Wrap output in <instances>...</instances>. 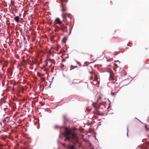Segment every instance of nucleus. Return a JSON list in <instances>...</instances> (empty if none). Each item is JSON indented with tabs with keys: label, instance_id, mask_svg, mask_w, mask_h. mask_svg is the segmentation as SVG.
I'll use <instances>...</instances> for the list:
<instances>
[{
	"label": "nucleus",
	"instance_id": "nucleus-18",
	"mask_svg": "<svg viewBox=\"0 0 149 149\" xmlns=\"http://www.w3.org/2000/svg\"><path fill=\"white\" fill-rule=\"evenodd\" d=\"M145 127L147 130H148V128H147L146 126Z\"/></svg>",
	"mask_w": 149,
	"mask_h": 149
},
{
	"label": "nucleus",
	"instance_id": "nucleus-13",
	"mask_svg": "<svg viewBox=\"0 0 149 149\" xmlns=\"http://www.w3.org/2000/svg\"><path fill=\"white\" fill-rule=\"evenodd\" d=\"M111 95L112 96H113L115 95V93L114 92H113L111 93Z\"/></svg>",
	"mask_w": 149,
	"mask_h": 149
},
{
	"label": "nucleus",
	"instance_id": "nucleus-14",
	"mask_svg": "<svg viewBox=\"0 0 149 149\" xmlns=\"http://www.w3.org/2000/svg\"><path fill=\"white\" fill-rule=\"evenodd\" d=\"M101 99V97H99L97 99L98 102H99V101Z\"/></svg>",
	"mask_w": 149,
	"mask_h": 149
},
{
	"label": "nucleus",
	"instance_id": "nucleus-3",
	"mask_svg": "<svg viewBox=\"0 0 149 149\" xmlns=\"http://www.w3.org/2000/svg\"><path fill=\"white\" fill-rule=\"evenodd\" d=\"M86 142L87 146L88 147H90V148H91L92 147H93L92 146L91 143L88 140H86Z\"/></svg>",
	"mask_w": 149,
	"mask_h": 149
},
{
	"label": "nucleus",
	"instance_id": "nucleus-28",
	"mask_svg": "<svg viewBox=\"0 0 149 149\" xmlns=\"http://www.w3.org/2000/svg\"><path fill=\"white\" fill-rule=\"evenodd\" d=\"M148 137H149V136H148Z\"/></svg>",
	"mask_w": 149,
	"mask_h": 149
},
{
	"label": "nucleus",
	"instance_id": "nucleus-21",
	"mask_svg": "<svg viewBox=\"0 0 149 149\" xmlns=\"http://www.w3.org/2000/svg\"><path fill=\"white\" fill-rule=\"evenodd\" d=\"M62 10V11H63V10H65L64 9H63Z\"/></svg>",
	"mask_w": 149,
	"mask_h": 149
},
{
	"label": "nucleus",
	"instance_id": "nucleus-16",
	"mask_svg": "<svg viewBox=\"0 0 149 149\" xmlns=\"http://www.w3.org/2000/svg\"><path fill=\"white\" fill-rule=\"evenodd\" d=\"M143 148H141V149H143ZM145 148L144 149H148L146 147L145 148Z\"/></svg>",
	"mask_w": 149,
	"mask_h": 149
},
{
	"label": "nucleus",
	"instance_id": "nucleus-23",
	"mask_svg": "<svg viewBox=\"0 0 149 149\" xmlns=\"http://www.w3.org/2000/svg\"><path fill=\"white\" fill-rule=\"evenodd\" d=\"M90 79L91 80L92 79H91V78H90Z\"/></svg>",
	"mask_w": 149,
	"mask_h": 149
},
{
	"label": "nucleus",
	"instance_id": "nucleus-15",
	"mask_svg": "<svg viewBox=\"0 0 149 149\" xmlns=\"http://www.w3.org/2000/svg\"><path fill=\"white\" fill-rule=\"evenodd\" d=\"M65 117H66V116H65V115H64V116H63V117H64V118L65 119H66Z\"/></svg>",
	"mask_w": 149,
	"mask_h": 149
},
{
	"label": "nucleus",
	"instance_id": "nucleus-7",
	"mask_svg": "<svg viewBox=\"0 0 149 149\" xmlns=\"http://www.w3.org/2000/svg\"><path fill=\"white\" fill-rule=\"evenodd\" d=\"M99 77V75L98 74H94V78L95 79V81H97L98 79V78Z\"/></svg>",
	"mask_w": 149,
	"mask_h": 149
},
{
	"label": "nucleus",
	"instance_id": "nucleus-22",
	"mask_svg": "<svg viewBox=\"0 0 149 149\" xmlns=\"http://www.w3.org/2000/svg\"><path fill=\"white\" fill-rule=\"evenodd\" d=\"M138 120H139V121H140L141 123H142L141 121H140V120H138Z\"/></svg>",
	"mask_w": 149,
	"mask_h": 149
},
{
	"label": "nucleus",
	"instance_id": "nucleus-25",
	"mask_svg": "<svg viewBox=\"0 0 149 149\" xmlns=\"http://www.w3.org/2000/svg\"><path fill=\"white\" fill-rule=\"evenodd\" d=\"M75 61L77 62V61L75 60Z\"/></svg>",
	"mask_w": 149,
	"mask_h": 149
},
{
	"label": "nucleus",
	"instance_id": "nucleus-2",
	"mask_svg": "<svg viewBox=\"0 0 149 149\" xmlns=\"http://www.w3.org/2000/svg\"><path fill=\"white\" fill-rule=\"evenodd\" d=\"M61 144L64 146L67 147L68 149H77L74 146L71 145H68L66 146L64 143H62Z\"/></svg>",
	"mask_w": 149,
	"mask_h": 149
},
{
	"label": "nucleus",
	"instance_id": "nucleus-8",
	"mask_svg": "<svg viewBox=\"0 0 149 149\" xmlns=\"http://www.w3.org/2000/svg\"><path fill=\"white\" fill-rule=\"evenodd\" d=\"M14 19L17 22H19V17L18 16L15 17Z\"/></svg>",
	"mask_w": 149,
	"mask_h": 149
},
{
	"label": "nucleus",
	"instance_id": "nucleus-12",
	"mask_svg": "<svg viewBox=\"0 0 149 149\" xmlns=\"http://www.w3.org/2000/svg\"><path fill=\"white\" fill-rule=\"evenodd\" d=\"M127 136H128V126H127Z\"/></svg>",
	"mask_w": 149,
	"mask_h": 149
},
{
	"label": "nucleus",
	"instance_id": "nucleus-6",
	"mask_svg": "<svg viewBox=\"0 0 149 149\" xmlns=\"http://www.w3.org/2000/svg\"><path fill=\"white\" fill-rule=\"evenodd\" d=\"M99 107H100L101 106H103L104 107V106L105 104H106L105 102H99Z\"/></svg>",
	"mask_w": 149,
	"mask_h": 149
},
{
	"label": "nucleus",
	"instance_id": "nucleus-17",
	"mask_svg": "<svg viewBox=\"0 0 149 149\" xmlns=\"http://www.w3.org/2000/svg\"><path fill=\"white\" fill-rule=\"evenodd\" d=\"M58 144H59V143H61L60 141H58Z\"/></svg>",
	"mask_w": 149,
	"mask_h": 149
},
{
	"label": "nucleus",
	"instance_id": "nucleus-26",
	"mask_svg": "<svg viewBox=\"0 0 149 149\" xmlns=\"http://www.w3.org/2000/svg\"><path fill=\"white\" fill-rule=\"evenodd\" d=\"M65 61V59H64V61Z\"/></svg>",
	"mask_w": 149,
	"mask_h": 149
},
{
	"label": "nucleus",
	"instance_id": "nucleus-4",
	"mask_svg": "<svg viewBox=\"0 0 149 149\" xmlns=\"http://www.w3.org/2000/svg\"><path fill=\"white\" fill-rule=\"evenodd\" d=\"M55 21L56 22V23L57 24H61V21L59 18H56Z\"/></svg>",
	"mask_w": 149,
	"mask_h": 149
},
{
	"label": "nucleus",
	"instance_id": "nucleus-20",
	"mask_svg": "<svg viewBox=\"0 0 149 149\" xmlns=\"http://www.w3.org/2000/svg\"><path fill=\"white\" fill-rule=\"evenodd\" d=\"M57 126H55V127L56 128H57Z\"/></svg>",
	"mask_w": 149,
	"mask_h": 149
},
{
	"label": "nucleus",
	"instance_id": "nucleus-27",
	"mask_svg": "<svg viewBox=\"0 0 149 149\" xmlns=\"http://www.w3.org/2000/svg\"><path fill=\"white\" fill-rule=\"evenodd\" d=\"M77 67V66H75V67Z\"/></svg>",
	"mask_w": 149,
	"mask_h": 149
},
{
	"label": "nucleus",
	"instance_id": "nucleus-9",
	"mask_svg": "<svg viewBox=\"0 0 149 149\" xmlns=\"http://www.w3.org/2000/svg\"><path fill=\"white\" fill-rule=\"evenodd\" d=\"M67 27L66 26H64L63 27V28L61 29L63 31H67Z\"/></svg>",
	"mask_w": 149,
	"mask_h": 149
},
{
	"label": "nucleus",
	"instance_id": "nucleus-11",
	"mask_svg": "<svg viewBox=\"0 0 149 149\" xmlns=\"http://www.w3.org/2000/svg\"><path fill=\"white\" fill-rule=\"evenodd\" d=\"M66 40L67 39L65 38H63L62 40L63 42L65 43Z\"/></svg>",
	"mask_w": 149,
	"mask_h": 149
},
{
	"label": "nucleus",
	"instance_id": "nucleus-19",
	"mask_svg": "<svg viewBox=\"0 0 149 149\" xmlns=\"http://www.w3.org/2000/svg\"><path fill=\"white\" fill-rule=\"evenodd\" d=\"M90 149H94L93 147H92L91 148H90Z\"/></svg>",
	"mask_w": 149,
	"mask_h": 149
},
{
	"label": "nucleus",
	"instance_id": "nucleus-24",
	"mask_svg": "<svg viewBox=\"0 0 149 149\" xmlns=\"http://www.w3.org/2000/svg\"><path fill=\"white\" fill-rule=\"evenodd\" d=\"M62 66H63V67H64V65H63Z\"/></svg>",
	"mask_w": 149,
	"mask_h": 149
},
{
	"label": "nucleus",
	"instance_id": "nucleus-10",
	"mask_svg": "<svg viewBox=\"0 0 149 149\" xmlns=\"http://www.w3.org/2000/svg\"><path fill=\"white\" fill-rule=\"evenodd\" d=\"M110 77L111 78V79H112L113 80H114V77H113V74H110Z\"/></svg>",
	"mask_w": 149,
	"mask_h": 149
},
{
	"label": "nucleus",
	"instance_id": "nucleus-5",
	"mask_svg": "<svg viewBox=\"0 0 149 149\" xmlns=\"http://www.w3.org/2000/svg\"><path fill=\"white\" fill-rule=\"evenodd\" d=\"M68 16L69 17L68 15H65L63 13L62 15V17L63 18V20L65 21V20H66L67 19V17H68Z\"/></svg>",
	"mask_w": 149,
	"mask_h": 149
},
{
	"label": "nucleus",
	"instance_id": "nucleus-1",
	"mask_svg": "<svg viewBox=\"0 0 149 149\" xmlns=\"http://www.w3.org/2000/svg\"><path fill=\"white\" fill-rule=\"evenodd\" d=\"M60 134L59 137H62V135L65 137L64 141H68L76 145L78 143V139L77 135L71 130L65 127H60Z\"/></svg>",
	"mask_w": 149,
	"mask_h": 149
}]
</instances>
